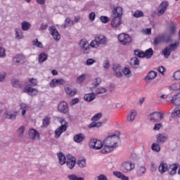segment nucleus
Listing matches in <instances>:
<instances>
[{
  "mask_svg": "<svg viewBox=\"0 0 180 180\" xmlns=\"http://www.w3.org/2000/svg\"><path fill=\"white\" fill-rule=\"evenodd\" d=\"M113 71L115 72V76L118 78H122V77H123V75H122V67L119 65H114Z\"/></svg>",
  "mask_w": 180,
  "mask_h": 180,
  "instance_id": "29",
  "label": "nucleus"
},
{
  "mask_svg": "<svg viewBox=\"0 0 180 180\" xmlns=\"http://www.w3.org/2000/svg\"><path fill=\"white\" fill-rule=\"evenodd\" d=\"M28 82H30V86H37V79L34 78H29Z\"/></svg>",
  "mask_w": 180,
  "mask_h": 180,
  "instance_id": "53",
  "label": "nucleus"
},
{
  "mask_svg": "<svg viewBox=\"0 0 180 180\" xmlns=\"http://www.w3.org/2000/svg\"><path fill=\"white\" fill-rule=\"evenodd\" d=\"M65 91L66 95H68L69 96H75L77 94V90L75 89H72L68 86L65 87Z\"/></svg>",
  "mask_w": 180,
  "mask_h": 180,
  "instance_id": "31",
  "label": "nucleus"
},
{
  "mask_svg": "<svg viewBox=\"0 0 180 180\" xmlns=\"http://www.w3.org/2000/svg\"><path fill=\"white\" fill-rule=\"evenodd\" d=\"M68 26H74V21L70 20V18H66L65 24L63 25V29H66Z\"/></svg>",
  "mask_w": 180,
  "mask_h": 180,
  "instance_id": "39",
  "label": "nucleus"
},
{
  "mask_svg": "<svg viewBox=\"0 0 180 180\" xmlns=\"http://www.w3.org/2000/svg\"><path fill=\"white\" fill-rule=\"evenodd\" d=\"M77 103H79V98H73L70 101V106H74Z\"/></svg>",
  "mask_w": 180,
  "mask_h": 180,
  "instance_id": "62",
  "label": "nucleus"
},
{
  "mask_svg": "<svg viewBox=\"0 0 180 180\" xmlns=\"http://www.w3.org/2000/svg\"><path fill=\"white\" fill-rule=\"evenodd\" d=\"M22 30L25 32L29 30L32 27V25L26 21H24L21 23Z\"/></svg>",
  "mask_w": 180,
  "mask_h": 180,
  "instance_id": "40",
  "label": "nucleus"
},
{
  "mask_svg": "<svg viewBox=\"0 0 180 180\" xmlns=\"http://www.w3.org/2000/svg\"><path fill=\"white\" fill-rule=\"evenodd\" d=\"M70 109L68 108V104L65 101H61L58 105V110L60 112V113H63L65 115L68 112Z\"/></svg>",
  "mask_w": 180,
  "mask_h": 180,
  "instance_id": "14",
  "label": "nucleus"
},
{
  "mask_svg": "<svg viewBox=\"0 0 180 180\" xmlns=\"http://www.w3.org/2000/svg\"><path fill=\"white\" fill-rule=\"evenodd\" d=\"M112 18H122V15H123V8L122 7L118 6L112 10Z\"/></svg>",
  "mask_w": 180,
  "mask_h": 180,
  "instance_id": "19",
  "label": "nucleus"
},
{
  "mask_svg": "<svg viewBox=\"0 0 180 180\" xmlns=\"http://www.w3.org/2000/svg\"><path fill=\"white\" fill-rule=\"evenodd\" d=\"M130 64L132 68H134L135 70L139 68V65H140V60H139V58H131Z\"/></svg>",
  "mask_w": 180,
  "mask_h": 180,
  "instance_id": "30",
  "label": "nucleus"
},
{
  "mask_svg": "<svg viewBox=\"0 0 180 180\" xmlns=\"http://www.w3.org/2000/svg\"><path fill=\"white\" fill-rule=\"evenodd\" d=\"M97 180H108V176L106 175L101 174L97 176Z\"/></svg>",
  "mask_w": 180,
  "mask_h": 180,
  "instance_id": "64",
  "label": "nucleus"
},
{
  "mask_svg": "<svg viewBox=\"0 0 180 180\" xmlns=\"http://www.w3.org/2000/svg\"><path fill=\"white\" fill-rule=\"evenodd\" d=\"M136 116H137V112L136 110H131L127 116V121L129 122V123L134 122V120H136Z\"/></svg>",
  "mask_w": 180,
  "mask_h": 180,
  "instance_id": "25",
  "label": "nucleus"
},
{
  "mask_svg": "<svg viewBox=\"0 0 180 180\" xmlns=\"http://www.w3.org/2000/svg\"><path fill=\"white\" fill-rule=\"evenodd\" d=\"M60 123H61V126L55 131V139H60L61 134H63L64 131H66L67 127H68V122H67L63 118L60 120Z\"/></svg>",
  "mask_w": 180,
  "mask_h": 180,
  "instance_id": "3",
  "label": "nucleus"
},
{
  "mask_svg": "<svg viewBox=\"0 0 180 180\" xmlns=\"http://www.w3.org/2000/svg\"><path fill=\"white\" fill-rule=\"evenodd\" d=\"M25 58V56L22 54H17L13 57V62L15 63V64H23Z\"/></svg>",
  "mask_w": 180,
  "mask_h": 180,
  "instance_id": "22",
  "label": "nucleus"
},
{
  "mask_svg": "<svg viewBox=\"0 0 180 180\" xmlns=\"http://www.w3.org/2000/svg\"><path fill=\"white\" fill-rule=\"evenodd\" d=\"M171 117L174 119H178V117H180V109L176 108L173 112H172Z\"/></svg>",
  "mask_w": 180,
  "mask_h": 180,
  "instance_id": "46",
  "label": "nucleus"
},
{
  "mask_svg": "<svg viewBox=\"0 0 180 180\" xmlns=\"http://www.w3.org/2000/svg\"><path fill=\"white\" fill-rule=\"evenodd\" d=\"M118 40L123 46H129L131 43V37L127 34H120L118 36Z\"/></svg>",
  "mask_w": 180,
  "mask_h": 180,
  "instance_id": "7",
  "label": "nucleus"
},
{
  "mask_svg": "<svg viewBox=\"0 0 180 180\" xmlns=\"http://www.w3.org/2000/svg\"><path fill=\"white\" fill-rule=\"evenodd\" d=\"M169 32H170V34H174L176 32V27H175V24H174V22H172L170 24Z\"/></svg>",
  "mask_w": 180,
  "mask_h": 180,
  "instance_id": "56",
  "label": "nucleus"
},
{
  "mask_svg": "<svg viewBox=\"0 0 180 180\" xmlns=\"http://www.w3.org/2000/svg\"><path fill=\"white\" fill-rule=\"evenodd\" d=\"M77 159L75 158L72 157L71 155H67V159H66V164L70 168V169H72L74 167H75V163H76Z\"/></svg>",
  "mask_w": 180,
  "mask_h": 180,
  "instance_id": "13",
  "label": "nucleus"
},
{
  "mask_svg": "<svg viewBox=\"0 0 180 180\" xmlns=\"http://www.w3.org/2000/svg\"><path fill=\"white\" fill-rule=\"evenodd\" d=\"M133 16L134 18H142V16H144V13L142 11H140L139 10L136 11L133 14Z\"/></svg>",
  "mask_w": 180,
  "mask_h": 180,
  "instance_id": "58",
  "label": "nucleus"
},
{
  "mask_svg": "<svg viewBox=\"0 0 180 180\" xmlns=\"http://www.w3.org/2000/svg\"><path fill=\"white\" fill-rule=\"evenodd\" d=\"M151 149L153 151H155V153H160V151H161V146H160L158 143H153Z\"/></svg>",
  "mask_w": 180,
  "mask_h": 180,
  "instance_id": "47",
  "label": "nucleus"
},
{
  "mask_svg": "<svg viewBox=\"0 0 180 180\" xmlns=\"http://www.w3.org/2000/svg\"><path fill=\"white\" fill-rule=\"evenodd\" d=\"M28 136L31 140H40V134L34 129L29 130Z\"/></svg>",
  "mask_w": 180,
  "mask_h": 180,
  "instance_id": "12",
  "label": "nucleus"
},
{
  "mask_svg": "<svg viewBox=\"0 0 180 180\" xmlns=\"http://www.w3.org/2000/svg\"><path fill=\"white\" fill-rule=\"evenodd\" d=\"M44 127H47L50 124V117L48 116L45 117L42 120Z\"/></svg>",
  "mask_w": 180,
  "mask_h": 180,
  "instance_id": "55",
  "label": "nucleus"
},
{
  "mask_svg": "<svg viewBox=\"0 0 180 180\" xmlns=\"http://www.w3.org/2000/svg\"><path fill=\"white\" fill-rule=\"evenodd\" d=\"M100 20L102 23H109V18L108 16L102 15L100 17Z\"/></svg>",
  "mask_w": 180,
  "mask_h": 180,
  "instance_id": "60",
  "label": "nucleus"
},
{
  "mask_svg": "<svg viewBox=\"0 0 180 180\" xmlns=\"http://www.w3.org/2000/svg\"><path fill=\"white\" fill-rule=\"evenodd\" d=\"M24 133H25V127L21 126L18 130V134L19 137H22V136H23Z\"/></svg>",
  "mask_w": 180,
  "mask_h": 180,
  "instance_id": "61",
  "label": "nucleus"
},
{
  "mask_svg": "<svg viewBox=\"0 0 180 180\" xmlns=\"http://www.w3.org/2000/svg\"><path fill=\"white\" fill-rule=\"evenodd\" d=\"M120 140V132H115L114 134L108 136L103 140L104 146L101 150L102 154L112 153L117 147V141Z\"/></svg>",
  "mask_w": 180,
  "mask_h": 180,
  "instance_id": "1",
  "label": "nucleus"
},
{
  "mask_svg": "<svg viewBox=\"0 0 180 180\" xmlns=\"http://www.w3.org/2000/svg\"><path fill=\"white\" fill-rule=\"evenodd\" d=\"M173 78L176 81H179L180 80V71H176L174 73Z\"/></svg>",
  "mask_w": 180,
  "mask_h": 180,
  "instance_id": "63",
  "label": "nucleus"
},
{
  "mask_svg": "<svg viewBox=\"0 0 180 180\" xmlns=\"http://www.w3.org/2000/svg\"><path fill=\"white\" fill-rule=\"evenodd\" d=\"M18 115H19V111H14L13 112H4V116L6 119H10V120H15Z\"/></svg>",
  "mask_w": 180,
  "mask_h": 180,
  "instance_id": "20",
  "label": "nucleus"
},
{
  "mask_svg": "<svg viewBox=\"0 0 180 180\" xmlns=\"http://www.w3.org/2000/svg\"><path fill=\"white\" fill-rule=\"evenodd\" d=\"M134 55L136 56V57H139V58H144V57H146L144 52L139 49L134 51Z\"/></svg>",
  "mask_w": 180,
  "mask_h": 180,
  "instance_id": "45",
  "label": "nucleus"
},
{
  "mask_svg": "<svg viewBox=\"0 0 180 180\" xmlns=\"http://www.w3.org/2000/svg\"><path fill=\"white\" fill-rule=\"evenodd\" d=\"M101 82H102V79L99 77H97L94 79L93 85H94V86H99V85H101Z\"/></svg>",
  "mask_w": 180,
  "mask_h": 180,
  "instance_id": "59",
  "label": "nucleus"
},
{
  "mask_svg": "<svg viewBox=\"0 0 180 180\" xmlns=\"http://www.w3.org/2000/svg\"><path fill=\"white\" fill-rule=\"evenodd\" d=\"M170 89L172 91H180V83L173 84L169 86Z\"/></svg>",
  "mask_w": 180,
  "mask_h": 180,
  "instance_id": "54",
  "label": "nucleus"
},
{
  "mask_svg": "<svg viewBox=\"0 0 180 180\" xmlns=\"http://www.w3.org/2000/svg\"><path fill=\"white\" fill-rule=\"evenodd\" d=\"M113 175H115V176L122 180H129V177H127L120 172H114Z\"/></svg>",
  "mask_w": 180,
  "mask_h": 180,
  "instance_id": "35",
  "label": "nucleus"
},
{
  "mask_svg": "<svg viewBox=\"0 0 180 180\" xmlns=\"http://www.w3.org/2000/svg\"><path fill=\"white\" fill-rule=\"evenodd\" d=\"M49 85L51 88H56L57 85H65V80L64 79H53Z\"/></svg>",
  "mask_w": 180,
  "mask_h": 180,
  "instance_id": "15",
  "label": "nucleus"
},
{
  "mask_svg": "<svg viewBox=\"0 0 180 180\" xmlns=\"http://www.w3.org/2000/svg\"><path fill=\"white\" fill-rule=\"evenodd\" d=\"M167 8H168V2L167 1H162L158 8V16H161V15H164L165 11H167Z\"/></svg>",
  "mask_w": 180,
  "mask_h": 180,
  "instance_id": "18",
  "label": "nucleus"
},
{
  "mask_svg": "<svg viewBox=\"0 0 180 180\" xmlns=\"http://www.w3.org/2000/svg\"><path fill=\"white\" fill-rule=\"evenodd\" d=\"M73 140H74L75 143H82V141H84V140H85V136L81 133L77 134L74 136Z\"/></svg>",
  "mask_w": 180,
  "mask_h": 180,
  "instance_id": "27",
  "label": "nucleus"
},
{
  "mask_svg": "<svg viewBox=\"0 0 180 180\" xmlns=\"http://www.w3.org/2000/svg\"><path fill=\"white\" fill-rule=\"evenodd\" d=\"M161 43H164V35H158L154 39L153 44L155 46H158V44H161Z\"/></svg>",
  "mask_w": 180,
  "mask_h": 180,
  "instance_id": "33",
  "label": "nucleus"
},
{
  "mask_svg": "<svg viewBox=\"0 0 180 180\" xmlns=\"http://www.w3.org/2000/svg\"><path fill=\"white\" fill-rule=\"evenodd\" d=\"M178 46H179V41H176L174 44H170L169 49L170 51H175L178 49Z\"/></svg>",
  "mask_w": 180,
  "mask_h": 180,
  "instance_id": "50",
  "label": "nucleus"
},
{
  "mask_svg": "<svg viewBox=\"0 0 180 180\" xmlns=\"http://www.w3.org/2000/svg\"><path fill=\"white\" fill-rule=\"evenodd\" d=\"M24 92L30 96H36V95L39 94V90H37V89L32 88L31 86H25Z\"/></svg>",
  "mask_w": 180,
  "mask_h": 180,
  "instance_id": "11",
  "label": "nucleus"
},
{
  "mask_svg": "<svg viewBox=\"0 0 180 180\" xmlns=\"http://www.w3.org/2000/svg\"><path fill=\"white\" fill-rule=\"evenodd\" d=\"M11 84L14 88H21L22 87V84H20V82L19 80L13 79L11 80Z\"/></svg>",
  "mask_w": 180,
  "mask_h": 180,
  "instance_id": "42",
  "label": "nucleus"
},
{
  "mask_svg": "<svg viewBox=\"0 0 180 180\" xmlns=\"http://www.w3.org/2000/svg\"><path fill=\"white\" fill-rule=\"evenodd\" d=\"M47 54L46 53H41L38 58V60L39 63H44L47 60Z\"/></svg>",
  "mask_w": 180,
  "mask_h": 180,
  "instance_id": "41",
  "label": "nucleus"
},
{
  "mask_svg": "<svg viewBox=\"0 0 180 180\" xmlns=\"http://www.w3.org/2000/svg\"><path fill=\"white\" fill-rule=\"evenodd\" d=\"M157 77V72L151 70L148 72V74L145 77L146 81L147 82H150V81H153V79H155V77Z\"/></svg>",
  "mask_w": 180,
  "mask_h": 180,
  "instance_id": "26",
  "label": "nucleus"
},
{
  "mask_svg": "<svg viewBox=\"0 0 180 180\" xmlns=\"http://www.w3.org/2000/svg\"><path fill=\"white\" fill-rule=\"evenodd\" d=\"M162 54L164 56L165 58H168L171 56V49L169 47L165 48L162 51Z\"/></svg>",
  "mask_w": 180,
  "mask_h": 180,
  "instance_id": "37",
  "label": "nucleus"
},
{
  "mask_svg": "<svg viewBox=\"0 0 180 180\" xmlns=\"http://www.w3.org/2000/svg\"><path fill=\"white\" fill-rule=\"evenodd\" d=\"M68 179L69 180H85L84 177H79L76 174H69L68 175Z\"/></svg>",
  "mask_w": 180,
  "mask_h": 180,
  "instance_id": "43",
  "label": "nucleus"
},
{
  "mask_svg": "<svg viewBox=\"0 0 180 180\" xmlns=\"http://www.w3.org/2000/svg\"><path fill=\"white\" fill-rule=\"evenodd\" d=\"M79 48L83 54H89V51L91 50V44L88 42L86 39H82L79 43Z\"/></svg>",
  "mask_w": 180,
  "mask_h": 180,
  "instance_id": "5",
  "label": "nucleus"
},
{
  "mask_svg": "<svg viewBox=\"0 0 180 180\" xmlns=\"http://www.w3.org/2000/svg\"><path fill=\"white\" fill-rule=\"evenodd\" d=\"M108 43V38L103 35H97L95 39L92 40L90 43L91 47L93 49H98L101 44L105 46Z\"/></svg>",
  "mask_w": 180,
  "mask_h": 180,
  "instance_id": "2",
  "label": "nucleus"
},
{
  "mask_svg": "<svg viewBox=\"0 0 180 180\" xmlns=\"http://www.w3.org/2000/svg\"><path fill=\"white\" fill-rule=\"evenodd\" d=\"M96 98L95 93L86 94L84 96V99L86 102H92Z\"/></svg>",
  "mask_w": 180,
  "mask_h": 180,
  "instance_id": "28",
  "label": "nucleus"
},
{
  "mask_svg": "<svg viewBox=\"0 0 180 180\" xmlns=\"http://www.w3.org/2000/svg\"><path fill=\"white\" fill-rule=\"evenodd\" d=\"M146 172H147V169H146V167L141 166L137 169L136 175L137 176H143Z\"/></svg>",
  "mask_w": 180,
  "mask_h": 180,
  "instance_id": "32",
  "label": "nucleus"
},
{
  "mask_svg": "<svg viewBox=\"0 0 180 180\" xmlns=\"http://www.w3.org/2000/svg\"><path fill=\"white\" fill-rule=\"evenodd\" d=\"M178 167H179V164H172L168 167V172L169 175H175L176 174V169H178Z\"/></svg>",
  "mask_w": 180,
  "mask_h": 180,
  "instance_id": "23",
  "label": "nucleus"
},
{
  "mask_svg": "<svg viewBox=\"0 0 180 180\" xmlns=\"http://www.w3.org/2000/svg\"><path fill=\"white\" fill-rule=\"evenodd\" d=\"M102 119V113L98 112L96 115H94L91 117V123L89 125V129H94V127H101L102 126L103 123L101 122H98V120Z\"/></svg>",
  "mask_w": 180,
  "mask_h": 180,
  "instance_id": "4",
  "label": "nucleus"
},
{
  "mask_svg": "<svg viewBox=\"0 0 180 180\" xmlns=\"http://www.w3.org/2000/svg\"><path fill=\"white\" fill-rule=\"evenodd\" d=\"M171 102L173 103V105H175L176 106L179 105H180V94L175 95L171 100Z\"/></svg>",
  "mask_w": 180,
  "mask_h": 180,
  "instance_id": "36",
  "label": "nucleus"
},
{
  "mask_svg": "<svg viewBox=\"0 0 180 180\" xmlns=\"http://www.w3.org/2000/svg\"><path fill=\"white\" fill-rule=\"evenodd\" d=\"M120 25H122V18L119 17H112L110 25L113 27V29H117Z\"/></svg>",
  "mask_w": 180,
  "mask_h": 180,
  "instance_id": "16",
  "label": "nucleus"
},
{
  "mask_svg": "<svg viewBox=\"0 0 180 180\" xmlns=\"http://www.w3.org/2000/svg\"><path fill=\"white\" fill-rule=\"evenodd\" d=\"M33 46H35V47H39V49H43V44L41 42L39 41V39H35L32 41Z\"/></svg>",
  "mask_w": 180,
  "mask_h": 180,
  "instance_id": "51",
  "label": "nucleus"
},
{
  "mask_svg": "<svg viewBox=\"0 0 180 180\" xmlns=\"http://www.w3.org/2000/svg\"><path fill=\"white\" fill-rule=\"evenodd\" d=\"M134 168H135L134 164H133L132 162H123L121 167V169L124 173L130 172V171H131L132 169H134Z\"/></svg>",
  "mask_w": 180,
  "mask_h": 180,
  "instance_id": "9",
  "label": "nucleus"
},
{
  "mask_svg": "<svg viewBox=\"0 0 180 180\" xmlns=\"http://www.w3.org/2000/svg\"><path fill=\"white\" fill-rule=\"evenodd\" d=\"M167 8H168V2L167 1H162L158 8V16H161V15H164L165 11H167Z\"/></svg>",
  "mask_w": 180,
  "mask_h": 180,
  "instance_id": "17",
  "label": "nucleus"
},
{
  "mask_svg": "<svg viewBox=\"0 0 180 180\" xmlns=\"http://www.w3.org/2000/svg\"><path fill=\"white\" fill-rule=\"evenodd\" d=\"M122 72L125 77H127L129 78V77H131V71L128 68H124L122 69Z\"/></svg>",
  "mask_w": 180,
  "mask_h": 180,
  "instance_id": "49",
  "label": "nucleus"
},
{
  "mask_svg": "<svg viewBox=\"0 0 180 180\" xmlns=\"http://www.w3.org/2000/svg\"><path fill=\"white\" fill-rule=\"evenodd\" d=\"M144 54L146 58H151V57H153V54H154V51H153V49L151 48L148 49L145 51Z\"/></svg>",
  "mask_w": 180,
  "mask_h": 180,
  "instance_id": "44",
  "label": "nucleus"
},
{
  "mask_svg": "<svg viewBox=\"0 0 180 180\" xmlns=\"http://www.w3.org/2000/svg\"><path fill=\"white\" fill-rule=\"evenodd\" d=\"M15 39L17 40H20V39H23V34L22 33V30L19 28H15Z\"/></svg>",
  "mask_w": 180,
  "mask_h": 180,
  "instance_id": "38",
  "label": "nucleus"
},
{
  "mask_svg": "<svg viewBox=\"0 0 180 180\" xmlns=\"http://www.w3.org/2000/svg\"><path fill=\"white\" fill-rule=\"evenodd\" d=\"M77 164L79 165L80 168H85L86 167V160L85 159H82L77 160Z\"/></svg>",
  "mask_w": 180,
  "mask_h": 180,
  "instance_id": "48",
  "label": "nucleus"
},
{
  "mask_svg": "<svg viewBox=\"0 0 180 180\" xmlns=\"http://www.w3.org/2000/svg\"><path fill=\"white\" fill-rule=\"evenodd\" d=\"M102 94H106V89L103 87H98V89H96L95 95L97 96Z\"/></svg>",
  "mask_w": 180,
  "mask_h": 180,
  "instance_id": "52",
  "label": "nucleus"
},
{
  "mask_svg": "<svg viewBox=\"0 0 180 180\" xmlns=\"http://www.w3.org/2000/svg\"><path fill=\"white\" fill-rule=\"evenodd\" d=\"M163 43H172V38L169 35H163Z\"/></svg>",
  "mask_w": 180,
  "mask_h": 180,
  "instance_id": "57",
  "label": "nucleus"
},
{
  "mask_svg": "<svg viewBox=\"0 0 180 180\" xmlns=\"http://www.w3.org/2000/svg\"><path fill=\"white\" fill-rule=\"evenodd\" d=\"M49 32L51 33V36L56 41H58L61 39V35H60V33L58 32V30H57V28H56V27H50Z\"/></svg>",
  "mask_w": 180,
  "mask_h": 180,
  "instance_id": "10",
  "label": "nucleus"
},
{
  "mask_svg": "<svg viewBox=\"0 0 180 180\" xmlns=\"http://www.w3.org/2000/svg\"><path fill=\"white\" fill-rule=\"evenodd\" d=\"M103 144L101 140L98 139H91L89 141L90 148H94V150H101Z\"/></svg>",
  "mask_w": 180,
  "mask_h": 180,
  "instance_id": "8",
  "label": "nucleus"
},
{
  "mask_svg": "<svg viewBox=\"0 0 180 180\" xmlns=\"http://www.w3.org/2000/svg\"><path fill=\"white\" fill-rule=\"evenodd\" d=\"M167 140H168V135L165 134H158L157 135L156 141L158 144H164Z\"/></svg>",
  "mask_w": 180,
  "mask_h": 180,
  "instance_id": "21",
  "label": "nucleus"
},
{
  "mask_svg": "<svg viewBox=\"0 0 180 180\" xmlns=\"http://www.w3.org/2000/svg\"><path fill=\"white\" fill-rule=\"evenodd\" d=\"M158 171L160 174H165V172H168V164L164 162H161L159 167H158Z\"/></svg>",
  "mask_w": 180,
  "mask_h": 180,
  "instance_id": "24",
  "label": "nucleus"
},
{
  "mask_svg": "<svg viewBox=\"0 0 180 180\" xmlns=\"http://www.w3.org/2000/svg\"><path fill=\"white\" fill-rule=\"evenodd\" d=\"M164 119V114L160 112H155L150 114V120L153 123H158Z\"/></svg>",
  "mask_w": 180,
  "mask_h": 180,
  "instance_id": "6",
  "label": "nucleus"
},
{
  "mask_svg": "<svg viewBox=\"0 0 180 180\" xmlns=\"http://www.w3.org/2000/svg\"><path fill=\"white\" fill-rule=\"evenodd\" d=\"M58 160H59V164L60 165H64L65 162H67V158H65V155L63 153H60L58 154Z\"/></svg>",
  "mask_w": 180,
  "mask_h": 180,
  "instance_id": "34",
  "label": "nucleus"
}]
</instances>
